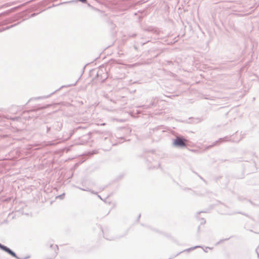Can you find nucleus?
<instances>
[{
	"label": "nucleus",
	"instance_id": "nucleus-1",
	"mask_svg": "<svg viewBox=\"0 0 259 259\" xmlns=\"http://www.w3.org/2000/svg\"><path fill=\"white\" fill-rule=\"evenodd\" d=\"M187 141L180 138H177L174 141V144L178 146L185 147L186 146V142Z\"/></svg>",
	"mask_w": 259,
	"mask_h": 259
},
{
	"label": "nucleus",
	"instance_id": "nucleus-2",
	"mask_svg": "<svg viewBox=\"0 0 259 259\" xmlns=\"http://www.w3.org/2000/svg\"><path fill=\"white\" fill-rule=\"evenodd\" d=\"M4 250H5L6 251H7V252H8L9 254L13 255V256H15V254L14 252H13L12 250H11L9 248H7V247L6 246H3L2 247Z\"/></svg>",
	"mask_w": 259,
	"mask_h": 259
},
{
	"label": "nucleus",
	"instance_id": "nucleus-3",
	"mask_svg": "<svg viewBox=\"0 0 259 259\" xmlns=\"http://www.w3.org/2000/svg\"><path fill=\"white\" fill-rule=\"evenodd\" d=\"M80 2H81L82 3H85L87 2V0H78Z\"/></svg>",
	"mask_w": 259,
	"mask_h": 259
}]
</instances>
